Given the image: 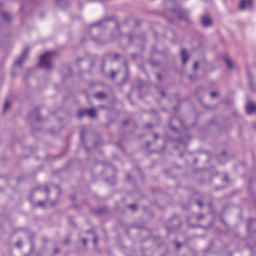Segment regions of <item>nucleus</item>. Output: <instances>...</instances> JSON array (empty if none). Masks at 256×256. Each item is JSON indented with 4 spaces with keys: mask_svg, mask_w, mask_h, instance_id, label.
<instances>
[{
    "mask_svg": "<svg viewBox=\"0 0 256 256\" xmlns=\"http://www.w3.org/2000/svg\"><path fill=\"white\" fill-rule=\"evenodd\" d=\"M161 94H162V97H164V96H165V94H164V92H161Z\"/></svg>",
    "mask_w": 256,
    "mask_h": 256,
    "instance_id": "obj_38",
    "label": "nucleus"
},
{
    "mask_svg": "<svg viewBox=\"0 0 256 256\" xmlns=\"http://www.w3.org/2000/svg\"><path fill=\"white\" fill-rule=\"evenodd\" d=\"M120 57V55L118 54H110L106 56V58L114 62V60H118Z\"/></svg>",
    "mask_w": 256,
    "mask_h": 256,
    "instance_id": "obj_8",
    "label": "nucleus"
},
{
    "mask_svg": "<svg viewBox=\"0 0 256 256\" xmlns=\"http://www.w3.org/2000/svg\"><path fill=\"white\" fill-rule=\"evenodd\" d=\"M256 223V221L254 220H250L248 223V230H250L252 228V225Z\"/></svg>",
    "mask_w": 256,
    "mask_h": 256,
    "instance_id": "obj_15",
    "label": "nucleus"
},
{
    "mask_svg": "<svg viewBox=\"0 0 256 256\" xmlns=\"http://www.w3.org/2000/svg\"><path fill=\"white\" fill-rule=\"evenodd\" d=\"M116 26H117V30H118V24H116Z\"/></svg>",
    "mask_w": 256,
    "mask_h": 256,
    "instance_id": "obj_49",
    "label": "nucleus"
},
{
    "mask_svg": "<svg viewBox=\"0 0 256 256\" xmlns=\"http://www.w3.org/2000/svg\"><path fill=\"white\" fill-rule=\"evenodd\" d=\"M87 242H88V241H87V240H86V238H85V239H84V240H83V243H84V246H86V244H87Z\"/></svg>",
    "mask_w": 256,
    "mask_h": 256,
    "instance_id": "obj_31",
    "label": "nucleus"
},
{
    "mask_svg": "<svg viewBox=\"0 0 256 256\" xmlns=\"http://www.w3.org/2000/svg\"><path fill=\"white\" fill-rule=\"evenodd\" d=\"M30 49L29 48H26L24 52H22V56L17 59L16 60L15 64H22L24 62L25 60L27 58L28 54L30 52Z\"/></svg>",
    "mask_w": 256,
    "mask_h": 256,
    "instance_id": "obj_2",
    "label": "nucleus"
},
{
    "mask_svg": "<svg viewBox=\"0 0 256 256\" xmlns=\"http://www.w3.org/2000/svg\"><path fill=\"white\" fill-rule=\"evenodd\" d=\"M226 153L224 152L222 154L221 156L222 157H224L225 156Z\"/></svg>",
    "mask_w": 256,
    "mask_h": 256,
    "instance_id": "obj_42",
    "label": "nucleus"
},
{
    "mask_svg": "<svg viewBox=\"0 0 256 256\" xmlns=\"http://www.w3.org/2000/svg\"><path fill=\"white\" fill-rule=\"evenodd\" d=\"M140 56H138V54H132L130 56V58L132 60H136L138 58H140Z\"/></svg>",
    "mask_w": 256,
    "mask_h": 256,
    "instance_id": "obj_18",
    "label": "nucleus"
},
{
    "mask_svg": "<svg viewBox=\"0 0 256 256\" xmlns=\"http://www.w3.org/2000/svg\"><path fill=\"white\" fill-rule=\"evenodd\" d=\"M86 115H87V114H86V110H80L78 113V116L80 118H82L84 116H86Z\"/></svg>",
    "mask_w": 256,
    "mask_h": 256,
    "instance_id": "obj_17",
    "label": "nucleus"
},
{
    "mask_svg": "<svg viewBox=\"0 0 256 256\" xmlns=\"http://www.w3.org/2000/svg\"><path fill=\"white\" fill-rule=\"evenodd\" d=\"M56 188L57 189L58 191L59 192L60 190V189L59 187L58 186H56Z\"/></svg>",
    "mask_w": 256,
    "mask_h": 256,
    "instance_id": "obj_39",
    "label": "nucleus"
},
{
    "mask_svg": "<svg viewBox=\"0 0 256 256\" xmlns=\"http://www.w3.org/2000/svg\"><path fill=\"white\" fill-rule=\"evenodd\" d=\"M40 66H44V67H46V69L49 68H50V67H51V66H52V65H49V64H48V65H40Z\"/></svg>",
    "mask_w": 256,
    "mask_h": 256,
    "instance_id": "obj_25",
    "label": "nucleus"
},
{
    "mask_svg": "<svg viewBox=\"0 0 256 256\" xmlns=\"http://www.w3.org/2000/svg\"><path fill=\"white\" fill-rule=\"evenodd\" d=\"M56 53L54 52H48L42 54L40 58V61L38 64H50V62L52 58L56 55Z\"/></svg>",
    "mask_w": 256,
    "mask_h": 256,
    "instance_id": "obj_1",
    "label": "nucleus"
},
{
    "mask_svg": "<svg viewBox=\"0 0 256 256\" xmlns=\"http://www.w3.org/2000/svg\"><path fill=\"white\" fill-rule=\"evenodd\" d=\"M194 64H198V62H195Z\"/></svg>",
    "mask_w": 256,
    "mask_h": 256,
    "instance_id": "obj_50",
    "label": "nucleus"
},
{
    "mask_svg": "<svg viewBox=\"0 0 256 256\" xmlns=\"http://www.w3.org/2000/svg\"><path fill=\"white\" fill-rule=\"evenodd\" d=\"M84 132H82L81 133V134H80L81 140L83 144H84Z\"/></svg>",
    "mask_w": 256,
    "mask_h": 256,
    "instance_id": "obj_21",
    "label": "nucleus"
},
{
    "mask_svg": "<svg viewBox=\"0 0 256 256\" xmlns=\"http://www.w3.org/2000/svg\"><path fill=\"white\" fill-rule=\"evenodd\" d=\"M200 65H194L193 69L194 70H196L199 68Z\"/></svg>",
    "mask_w": 256,
    "mask_h": 256,
    "instance_id": "obj_24",
    "label": "nucleus"
},
{
    "mask_svg": "<svg viewBox=\"0 0 256 256\" xmlns=\"http://www.w3.org/2000/svg\"><path fill=\"white\" fill-rule=\"evenodd\" d=\"M218 94V93L215 92L211 93V94H210L211 98H214L216 96H217Z\"/></svg>",
    "mask_w": 256,
    "mask_h": 256,
    "instance_id": "obj_23",
    "label": "nucleus"
},
{
    "mask_svg": "<svg viewBox=\"0 0 256 256\" xmlns=\"http://www.w3.org/2000/svg\"><path fill=\"white\" fill-rule=\"evenodd\" d=\"M180 56L182 64H184L187 62L190 58V56L186 49L182 50Z\"/></svg>",
    "mask_w": 256,
    "mask_h": 256,
    "instance_id": "obj_5",
    "label": "nucleus"
},
{
    "mask_svg": "<svg viewBox=\"0 0 256 256\" xmlns=\"http://www.w3.org/2000/svg\"><path fill=\"white\" fill-rule=\"evenodd\" d=\"M228 69L231 70H232L234 68V65H228Z\"/></svg>",
    "mask_w": 256,
    "mask_h": 256,
    "instance_id": "obj_26",
    "label": "nucleus"
},
{
    "mask_svg": "<svg viewBox=\"0 0 256 256\" xmlns=\"http://www.w3.org/2000/svg\"><path fill=\"white\" fill-rule=\"evenodd\" d=\"M146 126H147L148 128H151V127H152V126H151V124H148L146 125Z\"/></svg>",
    "mask_w": 256,
    "mask_h": 256,
    "instance_id": "obj_41",
    "label": "nucleus"
},
{
    "mask_svg": "<svg viewBox=\"0 0 256 256\" xmlns=\"http://www.w3.org/2000/svg\"><path fill=\"white\" fill-rule=\"evenodd\" d=\"M10 106V102L9 101H6L4 104V112H5L8 110Z\"/></svg>",
    "mask_w": 256,
    "mask_h": 256,
    "instance_id": "obj_14",
    "label": "nucleus"
},
{
    "mask_svg": "<svg viewBox=\"0 0 256 256\" xmlns=\"http://www.w3.org/2000/svg\"><path fill=\"white\" fill-rule=\"evenodd\" d=\"M46 205V202H40L38 204V206L40 207H44Z\"/></svg>",
    "mask_w": 256,
    "mask_h": 256,
    "instance_id": "obj_20",
    "label": "nucleus"
},
{
    "mask_svg": "<svg viewBox=\"0 0 256 256\" xmlns=\"http://www.w3.org/2000/svg\"><path fill=\"white\" fill-rule=\"evenodd\" d=\"M2 16L4 20L6 22H10L11 20V16L10 14L6 12H3L2 13Z\"/></svg>",
    "mask_w": 256,
    "mask_h": 256,
    "instance_id": "obj_10",
    "label": "nucleus"
},
{
    "mask_svg": "<svg viewBox=\"0 0 256 256\" xmlns=\"http://www.w3.org/2000/svg\"><path fill=\"white\" fill-rule=\"evenodd\" d=\"M202 24L204 27H208L212 24V21L210 18L208 16H204L202 18Z\"/></svg>",
    "mask_w": 256,
    "mask_h": 256,
    "instance_id": "obj_4",
    "label": "nucleus"
},
{
    "mask_svg": "<svg viewBox=\"0 0 256 256\" xmlns=\"http://www.w3.org/2000/svg\"><path fill=\"white\" fill-rule=\"evenodd\" d=\"M117 72H116L114 71H112L111 72V78L112 79V80H114L115 77H116V75L117 74Z\"/></svg>",
    "mask_w": 256,
    "mask_h": 256,
    "instance_id": "obj_19",
    "label": "nucleus"
},
{
    "mask_svg": "<svg viewBox=\"0 0 256 256\" xmlns=\"http://www.w3.org/2000/svg\"><path fill=\"white\" fill-rule=\"evenodd\" d=\"M46 192H47L48 194H49L50 191H49V190L48 188H46Z\"/></svg>",
    "mask_w": 256,
    "mask_h": 256,
    "instance_id": "obj_37",
    "label": "nucleus"
},
{
    "mask_svg": "<svg viewBox=\"0 0 256 256\" xmlns=\"http://www.w3.org/2000/svg\"><path fill=\"white\" fill-rule=\"evenodd\" d=\"M246 113L248 115L252 114L254 112H256V104H248L246 107Z\"/></svg>",
    "mask_w": 256,
    "mask_h": 256,
    "instance_id": "obj_6",
    "label": "nucleus"
},
{
    "mask_svg": "<svg viewBox=\"0 0 256 256\" xmlns=\"http://www.w3.org/2000/svg\"><path fill=\"white\" fill-rule=\"evenodd\" d=\"M56 204H52V206H54Z\"/></svg>",
    "mask_w": 256,
    "mask_h": 256,
    "instance_id": "obj_51",
    "label": "nucleus"
},
{
    "mask_svg": "<svg viewBox=\"0 0 256 256\" xmlns=\"http://www.w3.org/2000/svg\"><path fill=\"white\" fill-rule=\"evenodd\" d=\"M150 145V142H148V146H149Z\"/></svg>",
    "mask_w": 256,
    "mask_h": 256,
    "instance_id": "obj_48",
    "label": "nucleus"
},
{
    "mask_svg": "<svg viewBox=\"0 0 256 256\" xmlns=\"http://www.w3.org/2000/svg\"><path fill=\"white\" fill-rule=\"evenodd\" d=\"M93 38V40H94V41H96V42H100V40H98L96 38H95V37H94V38Z\"/></svg>",
    "mask_w": 256,
    "mask_h": 256,
    "instance_id": "obj_29",
    "label": "nucleus"
},
{
    "mask_svg": "<svg viewBox=\"0 0 256 256\" xmlns=\"http://www.w3.org/2000/svg\"><path fill=\"white\" fill-rule=\"evenodd\" d=\"M82 60H83L82 58H80V59L79 60L78 62H82Z\"/></svg>",
    "mask_w": 256,
    "mask_h": 256,
    "instance_id": "obj_46",
    "label": "nucleus"
},
{
    "mask_svg": "<svg viewBox=\"0 0 256 256\" xmlns=\"http://www.w3.org/2000/svg\"><path fill=\"white\" fill-rule=\"evenodd\" d=\"M98 240L97 238H96L94 240V243L95 244H96L97 243H98Z\"/></svg>",
    "mask_w": 256,
    "mask_h": 256,
    "instance_id": "obj_30",
    "label": "nucleus"
},
{
    "mask_svg": "<svg viewBox=\"0 0 256 256\" xmlns=\"http://www.w3.org/2000/svg\"><path fill=\"white\" fill-rule=\"evenodd\" d=\"M202 218H203V216H200L198 218V220H202Z\"/></svg>",
    "mask_w": 256,
    "mask_h": 256,
    "instance_id": "obj_43",
    "label": "nucleus"
},
{
    "mask_svg": "<svg viewBox=\"0 0 256 256\" xmlns=\"http://www.w3.org/2000/svg\"><path fill=\"white\" fill-rule=\"evenodd\" d=\"M224 180H228V178L226 176H225L224 178Z\"/></svg>",
    "mask_w": 256,
    "mask_h": 256,
    "instance_id": "obj_44",
    "label": "nucleus"
},
{
    "mask_svg": "<svg viewBox=\"0 0 256 256\" xmlns=\"http://www.w3.org/2000/svg\"><path fill=\"white\" fill-rule=\"evenodd\" d=\"M198 206L200 207V208H202V202H198Z\"/></svg>",
    "mask_w": 256,
    "mask_h": 256,
    "instance_id": "obj_28",
    "label": "nucleus"
},
{
    "mask_svg": "<svg viewBox=\"0 0 256 256\" xmlns=\"http://www.w3.org/2000/svg\"><path fill=\"white\" fill-rule=\"evenodd\" d=\"M176 246L178 249H179L181 247V244L179 243H178L176 244Z\"/></svg>",
    "mask_w": 256,
    "mask_h": 256,
    "instance_id": "obj_35",
    "label": "nucleus"
},
{
    "mask_svg": "<svg viewBox=\"0 0 256 256\" xmlns=\"http://www.w3.org/2000/svg\"><path fill=\"white\" fill-rule=\"evenodd\" d=\"M132 36L131 35H130L129 36V40H130V42H132Z\"/></svg>",
    "mask_w": 256,
    "mask_h": 256,
    "instance_id": "obj_33",
    "label": "nucleus"
},
{
    "mask_svg": "<svg viewBox=\"0 0 256 256\" xmlns=\"http://www.w3.org/2000/svg\"><path fill=\"white\" fill-rule=\"evenodd\" d=\"M178 16L180 19L182 20H188V13L182 10L178 12Z\"/></svg>",
    "mask_w": 256,
    "mask_h": 256,
    "instance_id": "obj_7",
    "label": "nucleus"
},
{
    "mask_svg": "<svg viewBox=\"0 0 256 256\" xmlns=\"http://www.w3.org/2000/svg\"><path fill=\"white\" fill-rule=\"evenodd\" d=\"M223 59L226 64H232V62L229 56L225 55L223 56Z\"/></svg>",
    "mask_w": 256,
    "mask_h": 256,
    "instance_id": "obj_13",
    "label": "nucleus"
},
{
    "mask_svg": "<svg viewBox=\"0 0 256 256\" xmlns=\"http://www.w3.org/2000/svg\"><path fill=\"white\" fill-rule=\"evenodd\" d=\"M96 98L99 100H104L106 98V95L102 92L98 93L95 96Z\"/></svg>",
    "mask_w": 256,
    "mask_h": 256,
    "instance_id": "obj_12",
    "label": "nucleus"
},
{
    "mask_svg": "<svg viewBox=\"0 0 256 256\" xmlns=\"http://www.w3.org/2000/svg\"><path fill=\"white\" fill-rule=\"evenodd\" d=\"M159 137L158 135L157 134H154V139L156 140Z\"/></svg>",
    "mask_w": 256,
    "mask_h": 256,
    "instance_id": "obj_36",
    "label": "nucleus"
},
{
    "mask_svg": "<svg viewBox=\"0 0 256 256\" xmlns=\"http://www.w3.org/2000/svg\"><path fill=\"white\" fill-rule=\"evenodd\" d=\"M65 243H66V244H68L70 243V241H69V240H66L65 241Z\"/></svg>",
    "mask_w": 256,
    "mask_h": 256,
    "instance_id": "obj_40",
    "label": "nucleus"
},
{
    "mask_svg": "<svg viewBox=\"0 0 256 256\" xmlns=\"http://www.w3.org/2000/svg\"><path fill=\"white\" fill-rule=\"evenodd\" d=\"M157 78L158 79L160 80L161 79V76L160 74H157Z\"/></svg>",
    "mask_w": 256,
    "mask_h": 256,
    "instance_id": "obj_32",
    "label": "nucleus"
},
{
    "mask_svg": "<svg viewBox=\"0 0 256 256\" xmlns=\"http://www.w3.org/2000/svg\"><path fill=\"white\" fill-rule=\"evenodd\" d=\"M55 252H56V254L58 253V250H55Z\"/></svg>",
    "mask_w": 256,
    "mask_h": 256,
    "instance_id": "obj_45",
    "label": "nucleus"
},
{
    "mask_svg": "<svg viewBox=\"0 0 256 256\" xmlns=\"http://www.w3.org/2000/svg\"><path fill=\"white\" fill-rule=\"evenodd\" d=\"M128 75H126V76L125 77L124 79V82H126L128 80Z\"/></svg>",
    "mask_w": 256,
    "mask_h": 256,
    "instance_id": "obj_34",
    "label": "nucleus"
},
{
    "mask_svg": "<svg viewBox=\"0 0 256 256\" xmlns=\"http://www.w3.org/2000/svg\"><path fill=\"white\" fill-rule=\"evenodd\" d=\"M172 128L173 130H174V131L176 130V128H175L172 127Z\"/></svg>",
    "mask_w": 256,
    "mask_h": 256,
    "instance_id": "obj_47",
    "label": "nucleus"
},
{
    "mask_svg": "<svg viewBox=\"0 0 256 256\" xmlns=\"http://www.w3.org/2000/svg\"><path fill=\"white\" fill-rule=\"evenodd\" d=\"M112 20V18H105L103 20H102V21L98 22L96 23L92 24L91 25V27L92 28V27H94V26H101V25L104 22H105V21H110V20Z\"/></svg>",
    "mask_w": 256,
    "mask_h": 256,
    "instance_id": "obj_11",
    "label": "nucleus"
},
{
    "mask_svg": "<svg viewBox=\"0 0 256 256\" xmlns=\"http://www.w3.org/2000/svg\"><path fill=\"white\" fill-rule=\"evenodd\" d=\"M16 246L19 248H20L22 246V244H21V242H18L17 244H16Z\"/></svg>",
    "mask_w": 256,
    "mask_h": 256,
    "instance_id": "obj_27",
    "label": "nucleus"
},
{
    "mask_svg": "<svg viewBox=\"0 0 256 256\" xmlns=\"http://www.w3.org/2000/svg\"><path fill=\"white\" fill-rule=\"evenodd\" d=\"M86 114L91 118H95L96 116V112L94 108L86 110Z\"/></svg>",
    "mask_w": 256,
    "mask_h": 256,
    "instance_id": "obj_9",
    "label": "nucleus"
},
{
    "mask_svg": "<svg viewBox=\"0 0 256 256\" xmlns=\"http://www.w3.org/2000/svg\"><path fill=\"white\" fill-rule=\"evenodd\" d=\"M67 3L66 0H57V4L60 7L64 8L63 4Z\"/></svg>",
    "mask_w": 256,
    "mask_h": 256,
    "instance_id": "obj_16",
    "label": "nucleus"
},
{
    "mask_svg": "<svg viewBox=\"0 0 256 256\" xmlns=\"http://www.w3.org/2000/svg\"><path fill=\"white\" fill-rule=\"evenodd\" d=\"M129 207L134 210H135L137 209V206L135 204L130 205Z\"/></svg>",
    "mask_w": 256,
    "mask_h": 256,
    "instance_id": "obj_22",
    "label": "nucleus"
},
{
    "mask_svg": "<svg viewBox=\"0 0 256 256\" xmlns=\"http://www.w3.org/2000/svg\"><path fill=\"white\" fill-rule=\"evenodd\" d=\"M252 0H242L240 2V8L241 10H244L246 8H252Z\"/></svg>",
    "mask_w": 256,
    "mask_h": 256,
    "instance_id": "obj_3",
    "label": "nucleus"
}]
</instances>
